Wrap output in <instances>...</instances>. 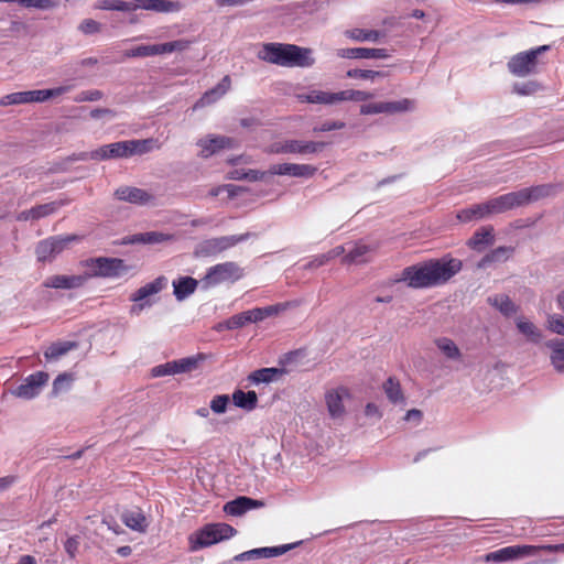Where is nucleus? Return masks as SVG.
Returning a JSON list of instances; mask_svg holds the SVG:
<instances>
[{"label": "nucleus", "mask_w": 564, "mask_h": 564, "mask_svg": "<svg viewBox=\"0 0 564 564\" xmlns=\"http://www.w3.org/2000/svg\"><path fill=\"white\" fill-rule=\"evenodd\" d=\"M126 57H147L154 56L153 44L152 45H139L124 53Z\"/></svg>", "instance_id": "nucleus-55"}, {"label": "nucleus", "mask_w": 564, "mask_h": 564, "mask_svg": "<svg viewBox=\"0 0 564 564\" xmlns=\"http://www.w3.org/2000/svg\"><path fill=\"white\" fill-rule=\"evenodd\" d=\"M166 285L165 276H159L154 281L141 286L130 295V301L141 302L147 297L161 292Z\"/></svg>", "instance_id": "nucleus-30"}, {"label": "nucleus", "mask_w": 564, "mask_h": 564, "mask_svg": "<svg viewBox=\"0 0 564 564\" xmlns=\"http://www.w3.org/2000/svg\"><path fill=\"white\" fill-rule=\"evenodd\" d=\"M154 141L152 139L144 140H126L105 144L90 153H82L80 160H110L130 158L134 154H144L153 149Z\"/></svg>", "instance_id": "nucleus-3"}, {"label": "nucleus", "mask_w": 564, "mask_h": 564, "mask_svg": "<svg viewBox=\"0 0 564 564\" xmlns=\"http://www.w3.org/2000/svg\"><path fill=\"white\" fill-rule=\"evenodd\" d=\"M436 347L442 351V354L448 359L458 360L462 357V352L457 345L447 337H441L435 339Z\"/></svg>", "instance_id": "nucleus-42"}, {"label": "nucleus", "mask_w": 564, "mask_h": 564, "mask_svg": "<svg viewBox=\"0 0 564 564\" xmlns=\"http://www.w3.org/2000/svg\"><path fill=\"white\" fill-rule=\"evenodd\" d=\"M414 108V101L412 99L403 98L397 101H386V113H401L410 111Z\"/></svg>", "instance_id": "nucleus-50"}, {"label": "nucleus", "mask_w": 564, "mask_h": 564, "mask_svg": "<svg viewBox=\"0 0 564 564\" xmlns=\"http://www.w3.org/2000/svg\"><path fill=\"white\" fill-rule=\"evenodd\" d=\"M517 327L532 343H539L542 338L540 329L533 323L522 317L517 319Z\"/></svg>", "instance_id": "nucleus-45"}, {"label": "nucleus", "mask_w": 564, "mask_h": 564, "mask_svg": "<svg viewBox=\"0 0 564 564\" xmlns=\"http://www.w3.org/2000/svg\"><path fill=\"white\" fill-rule=\"evenodd\" d=\"M336 55L341 58H386L388 56L384 48L368 47L339 48Z\"/></svg>", "instance_id": "nucleus-24"}, {"label": "nucleus", "mask_w": 564, "mask_h": 564, "mask_svg": "<svg viewBox=\"0 0 564 564\" xmlns=\"http://www.w3.org/2000/svg\"><path fill=\"white\" fill-rule=\"evenodd\" d=\"M243 276V270L232 261L218 263L210 267L204 278L208 285H217L224 282H236Z\"/></svg>", "instance_id": "nucleus-9"}, {"label": "nucleus", "mask_w": 564, "mask_h": 564, "mask_svg": "<svg viewBox=\"0 0 564 564\" xmlns=\"http://www.w3.org/2000/svg\"><path fill=\"white\" fill-rule=\"evenodd\" d=\"M74 381V376L68 372L58 375L53 381L52 393L54 395L59 394L70 388V383Z\"/></svg>", "instance_id": "nucleus-52"}, {"label": "nucleus", "mask_w": 564, "mask_h": 564, "mask_svg": "<svg viewBox=\"0 0 564 564\" xmlns=\"http://www.w3.org/2000/svg\"><path fill=\"white\" fill-rule=\"evenodd\" d=\"M230 76L226 75L216 87L205 91L203 96L195 102L193 108L198 109L215 102L230 89Z\"/></svg>", "instance_id": "nucleus-21"}, {"label": "nucleus", "mask_w": 564, "mask_h": 564, "mask_svg": "<svg viewBox=\"0 0 564 564\" xmlns=\"http://www.w3.org/2000/svg\"><path fill=\"white\" fill-rule=\"evenodd\" d=\"M236 529L227 523L206 524L188 536L189 550L192 552L216 544L223 540L232 538Z\"/></svg>", "instance_id": "nucleus-4"}, {"label": "nucleus", "mask_w": 564, "mask_h": 564, "mask_svg": "<svg viewBox=\"0 0 564 564\" xmlns=\"http://www.w3.org/2000/svg\"><path fill=\"white\" fill-rule=\"evenodd\" d=\"M48 379V373L44 371H36L31 373L19 387L12 391V394L17 398L31 400L40 394Z\"/></svg>", "instance_id": "nucleus-12"}, {"label": "nucleus", "mask_w": 564, "mask_h": 564, "mask_svg": "<svg viewBox=\"0 0 564 564\" xmlns=\"http://www.w3.org/2000/svg\"><path fill=\"white\" fill-rule=\"evenodd\" d=\"M372 94L362 90L348 89L337 93V99L339 101L354 100V101H366L372 98Z\"/></svg>", "instance_id": "nucleus-51"}, {"label": "nucleus", "mask_w": 564, "mask_h": 564, "mask_svg": "<svg viewBox=\"0 0 564 564\" xmlns=\"http://www.w3.org/2000/svg\"><path fill=\"white\" fill-rule=\"evenodd\" d=\"M270 172L275 175H290L294 177H312L317 167L311 164L280 163L271 166Z\"/></svg>", "instance_id": "nucleus-17"}, {"label": "nucleus", "mask_w": 564, "mask_h": 564, "mask_svg": "<svg viewBox=\"0 0 564 564\" xmlns=\"http://www.w3.org/2000/svg\"><path fill=\"white\" fill-rule=\"evenodd\" d=\"M495 242V234L492 226H485L474 232L468 240L467 246L476 251L484 250L485 247L491 246Z\"/></svg>", "instance_id": "nucleus-25"}, {"label": "nucleus", "mask_w": 564, "mask_h": 564, "mask_svg": "<svg viewBox=\"0 0 564 564\" xmlns=\"http://www.w3.org/2000/svg\"><path fill=\"white\" fill-rule=\"evenodd\" d=\"M346 36H348L351 40L365 42V41H372L376 42L379 40L380 33L376 30H364V29H352L346 31Z\"/></svg>", "instance_id": "nucleus-48"}, {"label": "nucleus", "mask_w": 564, "mask_h": 564, "mask_svg": "<svg viewBox=\"0 0 564 564\" xmlns=\"http://www.w3.org/2000/svg\"><path fill=\"white\" fill-rule=\"evenodd\" d=\"M326 143L315 141H302V140H285L282 142L272 143L267 152L272 154H314L322 151Z\"/></svg>", "instance_id": "nucleus-8"}, {"label": "nucleus", "mask_w": 564, "mask_h": 564, "mask_svg": "<svg viewBox=\"0 0 564 564\" xmlns=\"http://www.w3.org/2000/svg\"><path fill=\"white\" fill-rule=\"evenodd\" d=\"M170 239H172L171 235L160 231H148L133 235L130 241L133 243L154 245L167 241Z\"/></svg>", "instance_id": "nucleus-40"}, {"label": "nucleus", "mask_w": 564, "mask_h": 564, "mask_svg": "<svg viewBox=\"0 0 564 564\" xmlns=\"http://www.w3.org/2000/svg\"><path fill=\"white\" fill-rule=\"evenodd\" d=\"M133 11L137 9L156 12H171L178 10V4L171 0H135L132 2Z\"/></svg>", "instance_id": "nucleus-28"}, {"label": "nucleus", "mask_w": 564, "mask_h": 564, "mask_svg": "<svg viewBox=\"0 0 564 564\" xmlns=\"http://www.w3.org/2000/svg\"><path fill=\"white\" fill-rule=\"evenodd\" d=\"M551 349V365L557 372H564V339H552L545 343Z\"/></svg>", "instance_id": "nucleus-31"}, {"label": "nucleus", "mask_w": 564, "mask_h": 564, "mask_svg": "<svg viewBox=\"0 0 564 564\" xmlns=\"http://www.w3.org/2000/svg\"><path fill=\"white\" fill-rule=\"evenodd\" d=\"M299 99L310 104L333 105L338 102L337 93H328L322 90H312L308 94H301L299 95Z\"/></svg>", "instance_id": "nucleus-34"}, {"label": "nucleus", "mask_w": 564, "mask_h": 564, "mask_svg": "<svg viewBox=\"0 0 564 564\" xmlns=\"http://www.w3.org/2000/svg\"><path fill=\"white\" fill-rule=\"evenodd\" d=\"M198 282L191 276H183L173 281L174 295L177 301H183L197 289Z\"/></svg>", "instance_id": "nucleus-32"}, {"label": "nucleus", "mask_w": 564, "mask_h": 564, "mask_svg": "<svg viewBox=\"0 0 564 564\" xmlns=\"http://www.w3.org/2000/svg\"><path fill=\"white\" fill-rule=\"evenodd\" d=\"M76 235L53 236L41 240L35 247L37 261L46 262L52 260L56 254L61 253L70 242L76 241Z\"/></svg>", "instance_id": "nucleus-10"}, {"label": "nucleus", "mask_w": 564, "mask_h": 564, "mask_svg": "<svg viewBox=\"0 0 564 564\" xmlns=\"http://www.w3.org/2000/svg\"><path fill=\"white\" fill-rule=\"evenodd\" d=\"M232 402L236 406L250 411L257 406L258 397L254 391L236 390L232 393Z\"/></svg>", "instance_id": "nucleus-37"}, {"label": "nucleus", "mask_w": 564, "mask_h": 564, "mask_svg": "<svg viewBox=\"0 0 564 564\" xmlns=\"http://www.w3.org/2000/svg\"><path fill=\"white\" fill-rule=\"evenodd\" d=\"M257 56L267 63L285 67H311L315 63L311 48L276 42L262 44Z\"/></svg>", "instance_id": "nucleus-2"}, {"label": "nucleus", "mask_w": 564, "mask_h": 564, "mask_svg": "<svg viewBox=\"0 0 564 564\" xmlns=\"http://www.w3.org/2000/svg\"><path fill=\"white\" fill-rule=\"evenodd\" d=\"M262 503L249 497H238L224 506V511L230 516H241L242 513L261 506Z\"/></svg>", "instance_id": "nucleus-27"}, {"label": "nucleus", "mask_w": 564, "mask_h": 564, "mask_svg": "<svg viewBox=\"0 0 564 564\" xmlns=\"http://www.w3.org/2000/svg\"><path fill=\"white\" fill-rule=\"evenodd\" d=\"M191 45L188 40H176L167 43L153 44L154 55L170 54L173 52H184Z\"/></svg>", "instance_id": "nucleus-38"}, {"label": "nucleus", "mask_w": 564, "mask_h": 564, "mask_svg": "<svg viewBox=\"0 0 564 564\" xmlns=\"http://www.w3.org/2000/svg\"><path fill=\"white\" fill-rule=\"evenodd\" d=\"M345 127V123L343 121H325L321 123L318 127L314 128V131H332V130H339Z\"/></svg>", "instance_id": "nucleus-62"}, {"label": "nucleus", "mask_w": 564, "mask_h": 564, "mask_svg": "<svg viewBox=\"0 0 564 564\" xmlns=\"http://www.w3.org/2000/svg\"><path fill=\"white\" fill-rule=\"evenodd\" d=\"M561 189L556 184H541L519 191L522 206L555 195Z\"/></svg>", "instance_id": "nucleus-15"}, {"label": "nucleus", "mask_w": 564, "mask_h": 564, "mask_svg": "<svg viewBox=\"0 0 564 564\" xmlns=\"http://www.w3.org/2000/svg\"><path fill=\"white\" fill-rule=\"evenodd\" d=\"M540 89V85L536 82H528L523 84H516L513 90L522 96L531 95Z\"/></svg>", "instance_id": "nucleus-59"}, {"label": "nucleus", "mask_w": 564, "mask_h": 564, "mask_svg": "<svg viewBox=\"0 0 564 564\" xmlns=\"http://www.w3.org/2000/svg\"><path fill=\"white\" fill-rule=\"evenodd\" d=\"M536 549V555L540 552L546 553H564V543L562 544H543V545H534Z\"/></svg>", "instance_id": "nucleus-63"}, {"label": "nucleus", "mask_w": 564, "mask_h": 564, "mask_svg": "<svg viewBox=\"0 0 564 564\" xmlns=\"http://www.w3.org/2000/svg\"><path fill=\"white\" fill-rule=\"evenodd\" d=\"M519 191L510 192L498 197L491 198L486 203L488 215L502 214L517 207H521Z\"/></svg>", "instance_id": "nucleus-14"}, {"label": "nucleus", "mask_w": 564, "mask_h": 564, "mask_svg": "<svg viewBox=\"0 0 564 564\" xmlns=\"http://www.w3.org/2000/svg\"><path fill=\"white\" fill-rule=\"evenodd\" d=\"M170 375H174V368L171 365V361L152 368L153 377H163V376H170Z\"/></svg>", "instance_id": "nucleus-61"}, {"label": "nucleus", "mask_w": 564, "mask_h": 564, "mask_svg": "<svg viewBox=\"0 0 564 564\" xmlns=\"http://www.w3.org/2000/svg\"><path fill=\"white\" fill-rule=\"evenodd\" d=\"M361 115L386 113V101L366 104L360 107Z\"/></svg>", "instance_id": "nucleus-57"}, {"label": "nucleus", "mask_w": 564, "mask_h": 564, "mask_svg": "<svg viewBox=\"0 0 564 564\" xmlns=\"http://www.w3.org/2000/svg\"><path fill=\"white\" fill-rule=\"evenodd\" d=\"M121 520L128 528L138 532H145L149 525L147 517L140 508L126 510Z\"/></svg>", "instance_id": "nucleus-26"}, {"label": "nucleus", "mask_w": 564, "mask_h": 564, "mask_svg": "<svg viewBox=\"0 0 564 564\" xmlns=\"http://www.w3.org/2000/svg\"><path fill=\"white\" fill-rule=\"evenodd\" d=\"M286 373L284 368H261L252 371L248 376V380L253 384L270 383L278 380L280 377Z\"/></svg>", "instance_id": "nucleus-29"}, {"label": "nucleus", "mask_w": 564, "mask_h": 564, "mask_svg": "<svg viewBox=\"0 0 564 564\" xmlns=\"http://www.w3.org/2000/svg\"><path fill=\"white\" fill-rule=\"evenodd\" d=\"M489 303L499 310L503 315L510 316L517 313L518 307L508 295L499 294L488 299Z\"/></svg>", "instance_id": "nucleus-41"}, {"label": "nucleus", "mask_w": 564, "mask_h": 564, "mask_svg": "<svg viewBox=\"0 0 564 564\" xmlns=\"http://www.w3.org/2000/svg\"><path fill=\"white\" fill-rule=\"evenodd\" d=\"M251 236L250 232H246L242 235H232V236H223L217 238H212L205 241L204 247L210 253H219L223 252L239 242H242L249 239Z\"/></svg>", "instance_id": "nucleus-20"}, {"label": "nucleus", "mask_w": 564, "mask_h": 564, "mask_svg": "<svg viewBox=\"0 0 564 564\" xmlns=\"http://www.w3.org/2000/svg\"><path fill=\"white\" fill-rule=\"evenodd\" d=\"M99 10L133 11L132 2L122 0H100L95 4Z\"/></svg>", "instance_id": "nucleus-47"}, {"label": "nucleus", "mask_w": 564, "mask_h": 564, "mask_svg": "<svg viewBox=\"0 0 564 564\" xmlns=\"http://www.w3.org/2000/svg\"><path fill=\"white\" fill-rule=\"evenodd\" d=\"M66 91L67 87H57L53 89H37L11 93L0 98V106L8 107L13 105L43 102L50 98L61 96Z\"/></svg>", "instance_id": "nucleus-6"}, {"label": "nucleus", "mask_w": 564, "mask_h": 564, "mask_svg": "<svg viewBox=\"0 0 564 564\" xmlns=\"http://www.w3.org/2000/svg\"><path fill=\"white\" fill-rule=\"evenodd\" d=\"M79 31L84 34H95L100 32L101 24L93 19H85L78 26Z\"/></svg>", "instance_id": "nucleus-58"}, {"label": "nucleus", "mask_w": 564, "mask_h": 564, "mask_svg": "<svg viewBox=\"0 0 564 564\" xmlns=\"http://www.w3.org/2000/svg\"><path fill=\"white\" fill-rule=\"evenodd\" d=\"M87 281L86 275H52L44 282L45 288L50 289H76L80 288Z\"/></svg>", "instance_id": "nucleus-22"}, {"label": "nucleus", "mask_w": 564, "mask_h": 564, "mask_svg": "<svg viewBox=\"0 0 564 564\" xmlns=\"http://www.w3.org/2000/svg\"><path fill=\"white\" fill-rule=\"evenodd\" d=\"M249 323H256L252 310H248L239 314L232 315L225 322L224 325L227 329H238Z\"/></svg>", "instance_id": "nucleus-43"}, {"label": "nucleus", "mask_w": 564, "mask_h": 564, "mask_svg": "<svg viewBox=\"0 0 564 564\" xmlns=\"http://www.w3.org/2000/svg\"><path fill=\"white\" fill-rule=\"evenodd\" d=\"M547 325L550 330H552L553 333L564 335V317L557 314L549 315Z\"/></svg>", "instance_id": "nucleus-56"}, {"label": "nucleus", "mask_w": 564, "mask_h": 564, "mask_svg": "<svg viewBox=\"0 0 564 564\" xmlns=\"http://www.w3.org/2000/svg\"><path fill=\"white\" fill-rule=\"evenodd\" d=\"M535 555L536 549L534 547V545H509L486 554L485 561L492 563H501Z\"/></svg>", "instance_id": "nucleus-11"}, {"label": "nucleus", "mask_w": 564, "mask_h": 564, "mask_svg": "<svg viewBox=\"0 0 564 564\" xmlns=\"http://www.w3.org/2000/svg\"><path fill=\"white\" fill-rule=\"evenodd\" d=\"M463 268L459 259H435L403 269L400 281L413 289H426L442 285Z\"/></svg>", "instance_id": "nucleus-1"}, {"label": "nucleus", "mask_w": 564, "mask_h": 564, "mask_svg": "<svg viewBox=\"0 0 564 564\" xmlns=\"http://www.w3.org/2000/svg\"><path fill=\"white\" fill-rule=\"evenodd\" d=\"M113 195L118 200L135 205H147L154 198L149 192L133 186H121L115 191Z\"/></svg>", "instance_id": "nucleus-18"}, {"label": "nucleus", "mask_w": 564, "mask_h": 564, "mask_svg": "<svg viewBox=\"0 0 564 564\" xmlns=\"http://www.w3.org/2000/svg\"><path fill=\"white\" fill-rule=\"evenodd\" d=\"M383 390H384L387 398L392 403H398V402L404 401V395H403L400 382L395 378L390 377L383 383Z\"/></svg>", "instance_id": "nucleus-44"}, {"label": "nucleus", "mask_w": 564, "mask_h": 564, "mask_svg": "<svg viewBox=\"0 0 564 564\" xmlns=\"http://www.w3.org/2000/svg\"><path fill=\"white\" fill-rule=\"evenodd\" d=\"M75 341H57L53 343L45 351L44 357L47 360H57L62 356L66 355L72 349L76 348Z\"/></svg>", "instance_id": "nucleus-39"}, {"label": "nucleus", "mask_w": 564, "mask_h": 564, "mask_svg": "<svg viewBox=\"0 0 564 564\" xmlns=\"http://www.w3.org/2000/svg\"><path fill=\"white\" fill-rule=\"evenodd\" d=\"M206 359L204 354H197L195 356H189L185 358H181L177 360L171 361V365L174 368V375L176 373H186L196 370L202 361Z\"/></svg>", "instance_id": "nucleus-33"}, {"label": "nucleus", "mask_w": 564, "mask_h": 564, "mask_svg": "<svg viewBox=\"0 0 564 564\" xmlns=\"http://www.w3.org/2000/svg\"><path fill=\"white\" fill-rule=\"evenodd\" d=\"M350 398L349 389L346 387H338L330 389L325 393V402L329 415L333 419L343 417L345 415L344 400Z\"/></svg>", "instance_id": "nucleus-13"}, {"label": "nucleus", "mask_w": 564, "mask_h": 564, "mask_svg": "<svg viewBox=\"0 0 564 564\" xmlns=\"http://www.w3.org/2000/svg\"><path fill=\"white\" fill-rule=\"evenodd\" d=\"M197 144L200 147V156L209 158L223 149L234 148L236 141L225 135H210L199 140Z\"/></svg>", "instance_id": "nucleus-16"}, {"label": "nucleus", "mask_w": 564, "mask_h": 564, "mask_svg": "<svg viewBox=\"0 0 564 564\" xmlns=\"http://www.w3.org/2000/svg\"><path fill=\"white\" fill-rule=\"evenodd\" d=\"M514 253L513 247H498L488 252L479 262V267H486L494 262H505Z\"/></svg>", "instance_id": "nucleus-36"}, {"label": "nucleus", "mask_w": 564, "mask_h": 564, "mask_svg": "<svg viewBox=\"0 0 564 564\" xmlns=\"http://www.w3.org/2000/svg\"><path fill=\"white\" fill-rule=\"evenodd\" d=\"M291 546H273V547H259L250 551L242 552L234 557L237 562L251 561L257 558H269L284 554Z\"/></svg>", "instance_id": "nucleus-23"}, {"label": "nucleus", "mask_w": 564, "mask_h": 564, "mask_svg": "<svg viewBox=\"0 0 564 564\" xmlns=\"http://www.w3.org/2000/svg\"><path fill=\"white\" fill-rule=\"evenodd\" d=\"M65 200H55L46 204H41L32 207L34 220H39L41 218L47 217L54 213H56L62 206L66 205Z\"/></svg>", "instance_id": "nucleus-46"}, {"label": "nucleus", "mask_w": 564, "mask_h": 564, "mask_svg": "<svg viewBox=\"0 0 564 564\" xmlns=\"http://www.w3.org/2000/svg\"><path fill=\"white\" fill-rule=\"evenodd\" d=\"M550 50V45H541L513 55L508 62L509 72L518 77H525L536 72L538 56Z\"/></svg>", "instance_id": "nucleus-5"}, {"label": "nucleus", "mask_w": 564, "mask_h": 564, "mask_svg": "<svg viewBox=\"0 0 564 564\" xmlns=\"http://www.w3.org/2000/svg\"><path fill=\"white\" fill-rule=\"evenodd\" d=\"M346 75L349 78H360V79L373 80L377 77H386L387 73L380 72V70L355 68V69H349Z\"/></svg>", "instance_id": "nucleus-53"}, {"label": "nucleus", "mask_w": 564, "mask_h": 564, "mask_svg": "<svg viewBox=\"0 0 564 564\" xmlns=\"http://www.w3.org/2000/svg\"><path fill=\"white\" fill-rule=\"evenodd\" d=\"M0 2H15L24 8L47 10L56 7L58 0H0Z\"/></svg>", "instance_id": "nucleus-49"}, {"label": "nucleus", "mask_w": 564, "mask_h": 564, "mask_svg": "<svg viewBox=\"0 0 564 564\" xmlns=\"http://www.w3.org/2000/svg\"><path fill=\"white\" fill-rule=\"evenodd\" d=\"M280 311H281V306L280 305H269V306H265V307L252 308V313H253L256 323L260 322V321H263L264 318H267L269 316L275 315Z\"/></svg>", "instance_id": "nucleus-54"}, {"label": "nucleus", "mask_w": 564, "mask_h": 564, "mask_svg": "<svg viewBox=\"0 0 564 564\" xmlns=\"http://www.w3.org/2000/svg\"><path fill=\"white\" fill-rule=\"evenodd\" d=\"M84 264L93 270L91 273L85 274L87 279L90 276L117 278L128 272L124 261L118 258H90Z\"/></svg>", "instance_id": "nucleus-7"}, {"label": "nucleus", "mask_w": 564, "mask_h": 564, "mask_svg": "<svg viewBox=\"0 0 564 564\" xmlns=\"http://www.w3.org/2000/svg\"><path fill=\"white\" fill-rule=\"evenodd\" d=\"M79 541L76 536L68 538L64 544L65 551L73 558L78 550Z\"/></svg>", "instance_id": "nucleus-64"}, {"label": "nucleus", "mask_w": 564, "mask_h": 564, "mask_svg": "<svg viewBox=\"0 0 564 564\" xmlns=\"http://www.w3.org/2000/svg\"><path fill=\"white\" fill-rule=\"evenodd\" d=\"M376 251L377 246L366 245L362 241H358L343 257L341 262L345 264H362L370 261Z\"/></svg>", "instance_id": "nucleus-19"}, {"label": "nucleus", "mask_w": 564, "mask_h": 564, "mask_svg": "<svg viewBox=\"0 0 564 564\" xmlns=\"http://www.w3.org/2000/svg\"><path fill=\"white\" fill-rule=\"evenodd\" d=\"M489 215L485 202L464 208L456 215L457 219L462 223H469L471 220L481 219Z\"/></svg>", "instance_id": "nucleus-35"}, {"label": "nucleus", "mask_w": 564, "mask_h": 564, "mask_svg": "<svg viewBox=\"0 0 564 564\" xmlns=\"http://www.w3.org/2000/svg\"><path fill=\"white\" fill-rule=\"evenodd\" d=\"M228 402H229L228 395H226V394L216 395L213 398V400L210 402V409L215 413H224L227 409Z\"/></svg>", "instance_id": "nucleus-60"}]
</instances>
